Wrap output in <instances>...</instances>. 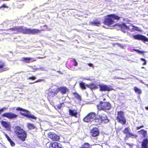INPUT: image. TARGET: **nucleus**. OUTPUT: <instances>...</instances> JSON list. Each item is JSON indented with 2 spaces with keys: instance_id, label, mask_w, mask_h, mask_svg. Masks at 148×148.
<instances>
[{
  "instance_id": "obj_14",
  "label": "nucleus",
  "mask_w": 148,
  "mask_h": 148,
  "mask_svg": "<svg viewBox=\"0 0 148 148\" xmlns=\"http://www.w3.org/2000/svg\"><path fill=\"white\" fill-rule=\"evenodd\" d=\"M2 116L9 119L16 118L18 116V115L17 114L12 112L4 113L2 115Z\"/></svg>"
},
{
  "instance_id": "obj_36",
  "label": "nucleus",
  "mask_w": 148,
  "mask_h": 148,
  "mask_svg": "<svg viewBox=\"0 0 148 148\" xmlns=\"http://www.w3.org/2000/svg\"><path fill=\"white\" fill-rule=\"evenodd\" d=\"M9 7L7 5H5L4 3L2 5L0 6V9L2 8H8Z\"/></svg>"
},
{
  "instance_id": "obj_27",
  "label": "nucleus",
  "mask_w": 148,
  "mask_h": 148,
  "mask_svg": "<svg viewBox=\"0 0 148 148\" xmlns=\"http://www.w3.org/2000/svg\"><path fill=\"white\" fill-rule=\"evenodd\" d=\"M127 137H131L132 138H136L137 136L136 134L129 132L128 134H126Z\"/></svg>"
},
{
  "instance_id": "obj_10",
  "label": "nucleus",
  "mask_w": 148,
  "mask_h": 148,
  "mask_svg": "<svg viewBox=\"0 0 148 148\" xmlns=\"http://www.w3.org/2000/svg\"><path fill=\"white\" fill-rule=\"evenodd\" d=\"M133 38L136 40H141L143 42H148V39L146 36L140 34H137L133 36Z\"/></svg>"
},
{
  "instance_id": "obj_37",
  "label": "nucleus",
  "mask_w": 148,
  "mask_h": 148,
  "mask_svg": "<svg viewBox=\"0 0 148 148\" xmlns=\"http://www.w3.org/2000/svg\"><path fill=\"white\" fill-rule=\"evenodd\" d=\"M36 78V76H33L27 78V79H31L32 80H34Z\"/></svg>"
},
{
  "instance_id": "obj_54",
  "label": "nucleus",
  "mask_w": 148,
  "mask_h": 148,
  "mask_svg": "<svg viewBox=\"0 0 148 148\" xmlns=\"http://www.w3.org/2000/svg\"><path fill=\"white\" fill-rule=\"evenodd\" d=\"M44 26L47 27L46 25H44Z\"/></svg>"
},
{
  "instance_id": "obj_9",
  "label": "nucleus",
  "mask_w": 148,
  "mask_h": 148,
  "mask_svg": "<svg viewBox=\"0 0 148 148\" xmlns=\"http://www.w3.org/2000/svg\"><path fill=\"white\" fill-rule=\"evenodd\" d=\"M48 137L54 141H58L60 140L59 136L53 132H49L47 134Z\"/></svg>"
},
{
  "instance_id": "obj_25",
  "label": "nucleus",
  "mask_w": 148,
  "mask_h": 148,
  "mask_svg": "<svg viewBox=\"0 0 148 148\" xmlns=\"http://www.w3.org/2000/svg\"><path fill=\"white\" fill-rule=\"evenodd\" d=\"M138 132L140 133V134L143 135V137L145 138L146 137L147 133L146 130L142 129L139 131Z\"/></svg>"
},
{
  "instance_id": "obj_5",
  "label": "nucleus",
  "mask_w": 148,
  "mask_h": 148,
  "mask_svg": "<svg viewBox=\"0 0 148 148\" xmlns=\"http://www.w3.org/2000/svg\"><path fill=\"white\" fill-rule=\"evenodd\" d=\"M116 119L118 122L122 125L126 124V120L125 118L124 113L122 111H118Z\"/></svg>"
},
{
  "instance_id": "obj_24",
  "label": "nucleus",
  "mask_w": 148,
  "mask_h": 148,
  "mask_svg": "<svg viewBox=\"0 0 148 148\" xmlns=\"http://www.w3.org/2000/svg\"><path fill=\"white\" fill-rule=\"evenodd\" d=\"M88 84H85L84 82H81L79 83V86L81 88L83 89L84 90L86 89V87H87Z\"/></svg>"
},
{
  "instance_id": "obj_21",
  "label": "nucleus",
  "mask_w": 148,
  "mask_h": 148,
  "mask_svg": "<svg viewBox=\"0 0 148 148\" xmlns=\"http://www.w3.org/2000/svg\"><path fill=\"white\" fill-rule=\"evenodd\" d=\"M88 87L91 90H95L98 88V85L95 83H91L90 84H88Z\"/></svg>"
},
{
  "instance_id": "obj_17",
  "label": "nucleus",
  "mask_w": 148,
  "mask_h": 148,
  "mask_svg": "<svg viewBox=\"0 0 148 148\" xmlns=\"http://www.w3.org/2000/svg\"><path fill=\"white\" fill-rule=\"evenodd\" d=\"M69 114L71 116H74L75 118L77 117L78 112L76 109H69Z\"/></svg>"
},
{
  "instance_id": "obj_11",
  "label": "nucleus",
  "mask_w": 148,
  "mask_h": 148,
  "mask_svg": "<svg viewBox=\"0 0 148 148\" xmlns=\"http://www.w3.org/2000/svg\"><path fill=\"white\" fill-rule=\"evenodd\" d=\"M99 119H100L101 122L106 123H108L109 120L108 119V116L104 113H102L101 114L98 115Z\"/></svg>"
},
{
  "instance_id": "obj_28",
  "label": "nucleus",
  "mask_w": 148,
  "mask_h": 148,
  "mask_svg": "<svg viewBox=\"0 0 148 148\" xmlns=\"http://www.w3.org/2000/svg\"><path fill=\"white\" fill-rule=\"evenodd\" d=\"M90 24L95 26H99L100 23L99 21H92L90 22Z\"/></svg>"
},
{
  "instance_id": "obj_12",
  "label": "nucleus",
  "mask_w": 148,
  "mask_h": 148,
  "mask_svg": "<svg viewBox=\"0 0 148 148\" xmlns=\"http://www.w3.org/2000/svg\"><path fill=\"white\" fill-rule=\"evenodd\" d=\"M58 93L56 88H54L49 91L47 94V98L48 100L49 101L51 99L55 96Z\"/></svg>"
},
{
  "instance_id": "obj_41",
  "label": "nucleus",
  "mask_w": 148,
  "mask_h": 148,
  "mask_svg": "<svg viewBox=\"0 0 148 148\" xmlns=\"http://www.w3.org/2000/svg\"><path fill=\"white\" fill-rule=\"evenodd\" d=\"M10 144L11 145L12 147H14L15 145V143L12 140L10 142Z\"/></svg>"
},
{
  "instance_id": "obj_45",
  "label": "nucleus",
  "mask_w": 148,
  "mask_h": 148,
  "mask_svg": "<svg viewBox=\"0 0 148 148\" xmlns=\"http://www.w3.org/2000/svg\"><path fill=\"white\" fill-rule=\"evenodd\" d=\"M45 58V56H44V57H37V58H38V59H42L44 58Z\"/></svg>"
},
{
  "instance_id": "obj_26",
  "label": "nucleus",
  "mask_w": 148,
  "mask_h": 148,
  "mask_svg": "<svg viewBox=\"0 0 148 148\" xmlns=\"http://www.w3.org/2000/svg\"><path fill=\"white\" fill-rule=\"evenodd\" d=\"M134 90L135 93L138 94L140 95L142 93V91L141 90L136 86H135L134 88Z\"/></svg>"
},
{
  "instance_id": "obj_3",
  "label": "nucleus",
  "mask_w": 148,
  "mask_h": 148,
  "mask_svg": "<svg viewBox=\"0 0 148 148\" xmlns=\"http://www.w3.org/2000/svg\"><path fill=\"white\" fill-rule=\"evenodd\" d=\"M14 132L15 135L22 141L25 140L27 137L26 132L19 126L15 127Z\"/></svg>"
},
{
  "instance_id": "obj_19",
  "label": "nucleus",
  "mask_w": 148,
  "mask_h": 148,
  "mask_svg": "<svg viewBox=\"0 0 148 148\" xmlns=\"http://www.w3.org/2000/svg\"><path fill=\"white\" fill-rule=\"evenodd\" d=\"M21 60L27 63H29L31 62H34L36 61V60L30 57H23Z\"/></svg>"
},
{
  "instance_id": "obj_52",
  "label": "nucleus",
  "mask_w": 148,
  "mask_h": 148,
  "mask_svg": "<svg viewBox=\"0 0 148 148\" xmlns=\"http://www.w3.org/2000/svg\"><path fill=\"white\" fill-rule=\"evenodd\" d=\"M21 1H24L25 0H20Z\"/></svg>"
},
{
  "instance_id": "obj_56",
  "label": "nucleus",
  "mask_w": 148,
  "mask_h": 148,
  "mask_svg": "<svg viewBox=\"0 0 148 148\" xmlns=\"http://www.w3.org/2000/svg\"><path fill=\"white\" fill-rule=\"evenodd\" d=\"M144 67H142V68H143Z\"/></svg>"
},
{
  "instance_id": "obj_15",
  "label": "nucleus",
  "mask_w": 148,
  "mask_h": 148,
  "mask_svg": "<svg viewBox=\"0 0 148 148\" xmlns=\"http://www.w3.org/2000/svg\"><path fill=\"white\" fill-rule=\"evenodd\" d=\"M49 148H63V147L60 143L56 142H51L49 145Z\"/></svg>"
},
{
  "instance_id": "obj_50",
  "label": "nucleus",
  "mask_w": 148,
  "mask_h": 148,
  "mask_svg": "<svg viewBox=\"0 0 148 148\" xmlns=\"http://www.w3.org/2000/svg\"><path fill=\"white\" fill-rule=\"evenodd\" d=\"M118 45L120 47H121V45H122L121 44H118Z\"/></svg>"
},
{
  "instance_id": "obj_29",
  "label": "nucleus",
  "mask_w": 148,
  "mask_h": 148,
  "mask_svg": "<svg viewBox=\"0 0 148 148\" xmlns=\"http://www.w3.org/2000/svg\"><path fill=\"white\" fill-rule=\"evenodd\" d=\"M73 94L75 96V98L79 99V100H81V96L78 94L76 92H73Z\"/></svg>"
},
{
  "instance_id": "obj_34",
  "label": "nucleus",
  "mask_w": 148,
  "mask_h": 148,
  "mask_svg": "<svg viewBox=\"0 0 148 148\" xmlns=\"http://www.w3.org/2000/svg\"><path fill=\"white\" fill-rule=\"evenodd\" d=\"M63 104H64L63 102L61 103H60L58 105L56 106L57 108L58 109H61L62 107V105Z\"/></svg>"
},
{
  "instance_id": "obj_20",
  "label": "nucleus",
  "mask_w": 148,
  "mask_h": 148,
  "mask_svg": "<svg viewBox=\"0 0 148 148\" xmlns=\"http://www.w3.org/2000/svg\"><path fill=\"white\" fill-rule=\"evenodd\" d=\"M120 26L121 27V30L125 32H126V29L128 30L130 29L129 27L127 26L125 23H123L120 24Z\"/></svg>"
},
{
  "instance_id": "obj_7",
  "label": "nucleus",
  "mask_w": 148,
  "mask_h": 148,
  "mask_svg": "<svg viewBox=\"0 0 148 148\" xmlns=\"http://www.w3.org/2000/svg\"><path fill=\"white\" fill-rule=\"evenodd\" d=\"M99 87V90L100 91L109 92L110 91L114 90L112 88V86L111 85H108L103 84H99L98 85Z\"/></svg>"
},
{
  "instance_id": "obj_33",
  "label": "nucleus",
  "mask_w": 148,
  "mask_h": 148,
  "mask_svg": "<svg viewBox=\"0 0 148 148\" xmlns=\"http://www.w3.org/2000/svg\"><path fill=\"white\" fill-rule=\"evenodd\" d=\"M133 50L136 51L138 53H141L143 54L145 53V52L144 51H140L138 49H134Z\"/></svg>"
},
{
  "instance_id": "obj_8",
  "label": "nucleus",
  "mask_w": 148,
  "mask_h": 148,
  "mask_svg": "<svg viewBox=\"0 0 148 148\" xmlns=\"http://www.w3.org/2000/svg\"><path fill=\"white\" fill-rule=\"evenodd\" d=\"M96 116V114L94 112H90L83 119V121L86 122H91L95 119Z\"/></svg>"
},
{
  "instance_id": "obj_38",
  "label": "nucleus",
  "mask_w": 148,
  "mask_h": 148,
  "mask_svg": "<svg viewBox=\"0 0 148 148\" xmlns=\"http://www.w3.org/2000/svg\"><path fill=\"white\" fill-rule=\"evenodd\" d=\"M7 31H16V27H14L10 28L8 29L7 30Z\"/></svg>"
},
{
  "instance_id": "obj_22",
  "label": "nucleus",
  "mask_w": 148,
  "mask_h": 148,
  "mask_svg": "<svg viewBox=\"0 0 148 148\" xmlns=\"http://www.w3.org/2000/svg\"><path fill=\"white\" fill-rule=\"evenodd\" d=\"M1 123L4 127L8 129L10 128V125L7 122L2 121Z\"/></svg>"
},
{
  "instance_id": "obj_30",
  "label": "nucleus",
  "mask_w": 148,
  "mask_h": 148,
  "mask_svg": "<svg viewBox=\"0 0 148 148\" xmlns=\"http://www.w3.org/2000/svg\"><path fill=\"white\" fill-rule=\"evenodd\" d=\"M27 127L29 130L34 129L35 128L34 125L31 123H29L27 124Z\"/></svg>"
},
{
  "instance_id": "obj_18",
  "label": "nucleus",
  "mask_w": 148,
  "mask_h": 148,
  "mask_svg": "<svg viewBox=\"0 0 148 148\" xmlns=\"http://www.w3.org/2000/svg\"><path fill=\"white\" fill-rule=\"evenodd\" d=\"M6 64L2 60H0V69H2V71H6L8 70L9 68L5 67Z\"/></svg>"
},
{
  "instance_id": "obj_35",
  "label": "nucleus",
  "mask_w": 148,
  "mask_h": 148,
  "mask_svg": "<svg viewBox=\"0 0 148 148\" xmlns=\"http://www.w3.org/2000/svg\"><path fill=\"white\" fill-rule=\"evenodd\" d=\"M72 61L74 63V64L73 65L74 66H77L78 65V63L77 62L76 60L75 59H73L72 60Z\"/></svg>"
},
{
  "instance_id": "obj_6",
  "label": "nucleus",
  "mask_w": 148,
  "mask_h": 148,
  "mask_svg": "<svg viewBox=\"0 0 148 148\" xmlns=\"http://www.w3.org/2000/svg\"><path fill=\"white\" fill-rule=\"evenodd\" d=\"M16 110L18 111H22L25 113H24L22 112H20V114L21 115L27 118H31L32 119L35 120H36L37 119L36 117L34 116V115L32 114L29 111L26 109H25L22 108L18 107H17L16 108Z\"/></svg>"
},
{
  "instance_id": "obj_55",
  "label": "nucleus",
  "mask_w": 148,
  "mask_h": 148,
  "mask_svg": "<svg viewBox=\"0 0 148 148\" xmlns=\"http://www.w3.org/2000/svg\"><path fill=\"white\" fill-rule=\"evenodd\" d=\"M147 35L148 36V33L147 34Z\"/></svg>"
},
{
  "instance_id": "obj_53",
  "label": "nucleus",
  "mask_w": 148,
  "mask_h": 148,
  "mask_svg": "<svg viewBox=\"0 0 148 148\" xmlns=\"http://www.w3.org/2000/svg\"><path fill=\"white\" fill-rule=\"evenodd\" d=\"M106 100V99H105V98H104V99H103V100Z\"/></svg>"
},
{
  "instance_id": "obj_4",
  "label": "nucleus",
  "mask_w": 148,
  "mask_h": 148,
  "mask_svg": "<svg viewBox=\"0 0 148 148\" xmlns=\"http://www.w3.org/2000/svg\"><path fill=\"white\" fill-rule=\"evenodd\" d=\"M111 105L108 101H100L99 103L97 105V109L99 111H103L107 112L111 108Z\"/></svg>"
},
{
  "instance_id": "obj_49",
  "label": "nucleus",
  "mask_w": 148,
  "mask_h": 148,
  "mask_svg": "<svg viewBox=\"0 0 148 148\" xmlns=\"http://www.w3.org/2000/svg\"><path fill=\"white\" fill-rule=\"evenodd\" d=\"M145 108L146 110H148V106L145 107Z\"/></svg>"
},
{
  "instance_id": "obj_51",
  "label": "nucleus",
  "mask_w": 148,
  "mask_h": 148,
  "mask_svg": "<svg viewBox=\"0 0 148 148\" xmlns=\"http://www.w3.org/2000/svg\"><path fill=\"white\" fill-rule=\"evenodd\" d=\"M60 40V41H64V40H61V39H60V40Z\"/></svg>"
},
{
  "instance_id": "obj_16",
  "label": "nucleus",
  "mask_w": 148,
  "mask_h": 148,
  "mask_svg": "<svg viewBox=\"0 0 148 148\" xmlns=\"http://www.w3.org/2000/svg\"><path fill=\"white\" fill-rule=\"evenodd\" d=\"M58 93L60 92L62 94H64L66 93L69 90L65 86H61L56 88Z\"/></svg>"
},
{
  "instance_id": "obj_31",
  "label": "nucleus",
  "mask_w": 148,
  "mask_h": 148,
  "mask_svg": "<svg viewBox=\"0 0 148 148\" xmlns=\"http://www.w3.org/2000/svg\"><path fill=\"white\" fill-rule=\"evenodd\" d=\"M130 128L128 127H126L123 131V133L127 134H128L129 132Z\"/></svg>"
},
{
  "instance_id": "obj_44",
  "label": "nucleus",
  "mask_w": 148,
  "mask_h": 148,
  "mask_svg": "<svg viewBox=\"0 0 148 148\" xmlns=\"http://www.w3.org/2000/svg\"><path fill=\"white\" fill-rule=\"evenodd\" d=\"M143 127H144V125H141L140 126L137 127H136V129L137 130H138L140 129V128H143Z\"/></svg>"
},
{
  "instance_id": "obj_23",
  "label": "nucleus",
  "mask_w": 148,
  "mask_h": 148,
  "mask_svg": "<svg viewBox=\"0 0 148 148\" xmlns=\"http://www.w3.org/2000/svg\"><path fill=\"white\" fill-rule=\"evenodd\" d=\"M79 148H91V147L88 143H85L79 147Z\"/></svg>"
},
{
  "instance_id": "obj_48",
  "label": "nucleus",
  "mask_w": 148,
  "mask_h": 148,
  "mask_svg": "<svg viewBox=\"0 0 148 148\" xmlns=\"http://www.w3.org/2000/svg\"><path fill=\"white\" fill-rule=\"evenodd\" d=\"M135 29L136 30H137V31H138V28L137 27H135Z\"/></svg>"
},
{
  "instance_id": "obj_47",
  "label": "nucleus",
  "mask_w": 148,
  "mask_h": 148,
  "mask_svg": "<svg viewBox=\"0 0 148 148\" xmlns=\"http://www.w3.org/2000/svg\"><path fill=\"white\" fill-rule=\"evenodd\" d=\"M88 65L90 67H92L93 66V64L90 63H88Z\"/></svg>"
},
{
  "instance_id": "obj_40",
  "label": "nucleus",
  "mask_w": 148,
  "mask_h": 148,
  "mask_svg": "<svg viewBox=\"0 0 148 148\" xmlns=\"http://www.w3.org/2000/svg\"><path fill=\"white\" fill-rule=\"evenodd\" d=\"M140 60L141 61H144L143 62V65H146V61L145 59H144L143 58H141L140 59Z\"/></svg>"
},
{
  "instance_id": "obj_39",
  "label": "nucleus",
  "mask_w": 148,
  "mask_h": 148,
  "mask_svg": "<svg viewBox=\"0 0 148 148\" xmlns=\"http://www.w3.org/2000/svg\"><path fill=\"white\" fill-rule=\"evenodd\" d=\"M5 135L6 138H7V140L10 142L12 140H11V139L9 137V136H8V135H7V134H5Z\"/></svg>"
},
{
  "instance_id": "obj_1",
  "label": "nucleus",
  "mask_w": 148,
  "mask_h": 148,
  "mask_svg": "<svg viewBox=\"0 0 148 148\" xmlns=\"http://www.w3.org/2000/svg\"><path fill=\"white\" fill-rule=\"evenodd\" d=\"M42 29L39 30L36 29H31L27 28L23 26L16 27V31L18 33H21L24 34H35L40 33Z\"/></svg>"
},
{
  "instance_id": "obj_43",
  "label": "nucleus",
  "mask_w": 148,
  "mask_h": 148,
  "mask_svg": "<svg viewBox=\"0 0 148 148\" xmlns=\"http://www.w3.org/2000/svg\"><path fill=\"white\" fill-rule=\"evenodd\" d=\"M7 109V108L4 107V108H2L0 109V114H1V113L2 112H3L4 111V110L5 109Z\"/></svg>"
},
{
  "instance_id": "obj_32",
  "label": "nucleus",
  "mask_w": 148,
  "mask_h": 148,
  "mask_svg": "<svg viewBox=\"0 0 148 148\" xmlns=\"http://www.w3.org/2000/svg\"><path fill=\"white\" fill-rule=\"evenodd\" d=\"M95 121V122L98 123H97L96 124V125H99L101 123V122L99 119V118H96V117L94 119Z\"/></svg>"
},
{
  "instance_id": "obj_2",
  "label": "nucleus",
  "mask_w": 148,
  "mask_h": 148,
  "mask_svg": "<svg viewBox=\"0 0 148 148\" xmlns=\"http://www.w3.org/2000/svg\"><path fill=\"white\" fill-rule=\"evenodd\" d=\"M121 18V17L115 14L107 15L105 17L103 23L105 25L110 26L115 23L114 20H115L118 21Z\"/></svg>"
},
{
  "instance_id": "obj_46",
  "label": "nucleus",
  "mask_w": 148,
  "mask_h": 148,
  "mask_svg": "<svg viewBox=\"0 0 148 148\" xmlns=\"http://www.w3.org/2000/svg\"><path fill=\"white\" fill-rule=\"evenodd\" d=\"M126 145L129 146L130 147H132L133 146V145H131L130 143H126Z\"/></svg>"
},
{
  "instance_id": "obj_42",
  "label": "nucleus",
  "mask_w": 148,
  "mask_h": 148,
  "mask_svg": "<svg viewBox=\"0 0 148 148\" xmlns=\"http://www.w3.org/2000/svg\"><path fill=\"white\" fill-rule=\"evenodd\" d=\"M43 80H44L43 79H38L36 80V81H35L34 82V83H37V82H40L42 81Z\"/></svg>"
},
{
  "instance_id": "obj_13",
  "label": "nucleus",
  "mask_w": 148,
  "mask_h": 148,
  "mask_svg": "<svg viewBox=\"0 0 148 148\" xmlns=\"http://www.w3.org/2000/svg\"><path fill=\"white\" fill-rule=\"evenodd\" d=\"M90 133L92 137H95L99 135V130L97 127H94L90 130Z\"/></svg>"
}]
</instances>
